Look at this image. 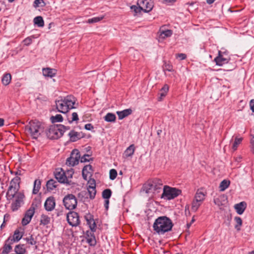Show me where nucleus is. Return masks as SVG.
<instances>
[{
  "label": "nucleus",
  "instance_id": "a19ab883",
  "mask_svg": "<svg viewBox=\"0 0 254 254\" xmlns=\"http://www.w3.org/2000/svg\"><path fill=\"white\" fill-rule=\"evenodd\" d=\"M87 190H88V193L89 195V197L91 199L94 198L95 196L96 195V187L87 188Z\"/></svg>",
  "mask_w": 254,
  "mask_h": 254
},
{
  "label": "nucleus",
  "instance_id": "423d86ee",
  "mask_svg": "<svg viewBox=\"0 0 254 254\" xmlns=\"http://www.w3.org/2000/svg\"><path fill=\"white\" fill-rule=\"evenodd\" d=\"M181 192V190L166 185L163 187V191L161 198H166L168 200L173 199L179 196Z\"/></svg>",
  "mask_w": 254,
  "mask_h": 254
},
{
  "label": "nucleus",
  "instance_id": "4d7b16f0",
  "mask_svg": "<svg viewBox=\"0 0 254 254\" xmlns=\"http://www.w3.org/2000/svg\"><path fill=\"white\" fill-rule=\"evenodd\" d=\"M251 135L252 136L251 139V143L254 147V127L251 130Z\"/></svg>",
  "mask_w": 254,
  "mask_h": 254
},
{
  "label": "nucleus",
  "instance_id": "13d9d810",
  "mask_svg": "<svg viewBox=\"0 0 254 254\" xmlns=\"http://www.w3.org/2000/svg\"><path fill=\"white\" fill-rule=\"evenodd\" d=\"M41 2H44V1L43 0H35L34 1L33 6L35 7H37L39 6Z\"/></svg>",
  "mask_w": 254,
  "mask_h": 254
},
{
  "label": "nucleus",
  "instance_id": "412c9836",
  "mask_svg": "<svg viewBox=\"0 0 254 254\" xmlns=\"http://www.w3.org/2000/svg\"><path fill=\"white\" fill-rule=\"evenodd\" d=\"M68 135L70 140L73 142L76 141L83 137V134L82 132H77L73 130H71L69 132Z\"/></svg>",
  "mask_w": 254,
  "mask_h": 254
},
{
  "label": "nucleus",
  "instance_id": "cd10ccee",
  "mask_svg": "<svg viewBox=\"0 0 254 254\" xmlns=\"http://www.w3.org/2000/svg\"><path fill=\"white\" fill-rule=\"evenodd\" d=\"M43 74L45 76L50 77H54L56 74V70L50 68H45L43 69Z\"/></svg>",
  "mask_w": 254,
  "mask_h": 254
},
{
  "label": "nucleus",
  "instance_id": "0e129e2a",
  "mask_svg": "<svg viewBox=\"0 0 254 254\" xmlns=\"http://www.w3.org/2000/svg\"><path fill=\"white\" fill-rule=\"evenodd\" d=\"M242 157L241 156H238L235 158V160L238 163L242 161Z\"/></svg>",
  "mask_w": 254,
  "mask_h": 254
},
{
  "label": "nucleus",
  "instance_id": "4468645a",
  "mask_svg": "<svg viewBox=\"0 0 254 254\" xmlns=\"http://www.w3.org/2000/svg\"><path fill=\"white\" fill-rule=\"evenodd\" d=\"M95 231H91L88 230L85 234V238L86 242L90 246H95L96 245L97 242L96 239L94 235Z\"/></svg>",
  "mask_w": 254,
  "mask_h": 254
},
{
  "label": "nucleus",
  "instance_id": "72a5a7b5",
  "mask_svg": "<svg viewBox=\"0 0 254 254\" xmlns=\"http://www.w3.org/2000/svg\"><path fill=\"white\" fill-rule=\"evenodd\" d=\"M160 39H165L166 38L169 37L172 35V31L171 30H167L165 31H160Z\"/></svg>",
  "mask_w": 254,
  "mask_h": 254
},
{
  "label": "nucleus",
  "instance_id": "052dcab7",
  "mask_svg": "<svg viewBox=\"0 0 254 254\" xmlns=\"http://www.w3.org/2000/svg\"><path fill=\"white\" fill-rule=\"evenodd\" d=\"M85 128L88 130H91L93 129V126L91 124H87L85 125Z\"/></svg>",
  "mask_w": 254,
  "mask_h": 254
},
{
  "label": "nucleus",
  "instance_id": "de8ad7c7",
  "mask_svg": "<svg viewBox=\"0 0 254 254\" xmlns=\"http://www.w3.org/2000/svg\"><path fill=\"white\" fill-rule=\"evenodd\" d=\"M163 69L164 70L172 71L173 70V66L170 63L165 62L163 65Z\"/></svg>",
  "mask_w": 254,
  "mask_h": 254
},
{
  "label": "nucleus",
  "instance_id": "9b49d317",
  "mask_svg": "<svg viewBox=\"0 0 254 254\" xmlns=\"http://www.w3.org/2000/svg\"><path fill=\"white\" fill-rule=\"evenodd\" d=\"M137 5L141 6L145 12H150L153 7V2L151 0H138Z\"/></svg>",
  "mask_w": 254,
  "mask_h": 254
},
{
  "label": "nucleus",
  "instance_id": "aec40b11",
  "mask_svg": "<svg viewBox=\"0 0 254 254\" xmlns=\"http://www.w3.org/2000/svg\"><path fill=\"white\" fill-rule=\"evenodd\" d=\"M82 175L83 179L87 180L88 177H91L93 174L92 167L90 165H88L84 167L82 171Z\"/></svg>",
  "mask_w": 254,
  "mask_h": 254
},
{
  "label": "nucleus",
  "instance_id": "603ef678",
  "mask_svg": "<svg viewBox=\"0 0 254 254\" xmlns=\"http://www.w3.org/2000/svg\"><path fill=\"white\" fill-rule=\"evenodd\" d=\"M79 120L78 116L77 114L75 112H73L71 114V120H69V122L70 123L73 122H77Z\"/></svg>",
  "mask_w": 254,
  "mask_h": 254
},
{
  "label": "nucleus",
  "instance_id": "7ed1b4c3",
  "mask_svg": "<svg viewBox=\"0 0 254 254\" xmlns=\"http://www.w3.org/2000/svg\"><path fill=\"white\" fill-rule=\"evenodd\" d=\"M163 183L162 180L154 178L149 180L142 187V190L146 193H157L162 190Z\"/></svg>",
  "mask_w": 254,
  "mask_h": 254
},
{
  "label": "nucleus",
  "instance_id": "c03bdc74",
  "mask_svg": "<svg viewBox=\"0 0 254 254\" xmlns=\"http://www.w3.org/2000/svg\"><path fill=\"white\" fill-rule=\"evenodd\" d=\"M234 220L236 222V225L235 226V228L238 231H240L241 229V226L242 225V220L240 217H235Z\"/></svg>",
  "mask_w": 254,
  "mask_h": 254
},
{
  "label": "nucleus",
  "instance_id": "1a4fd4ad",
  "mask_svg": "<svg viewBox=\"0 0 254 254\" xmlns=\"http://www.w3.org/2000/svg\"><path fill=\"white\" fill-rule=\"evenodd\" d=\"M55 176L59 182L68 185L71 184V181H67L65 172L62 168H58L55 172Z\"/></svg>",
  "mask_w": 254,
  "mask_h": 254
},
{
  "label": "nucleus",
  "instance_id": "39448f33",
  "mask_svg": "<svg viewBox=\"0 0 254 254\" xmlns=\"http://www.w3.org/2000/svg\"><path fill=\"white\" fill-rule=\"evenodd\" d=\"M65 128V126L62 125H51L46 130V135L50 139H58L63 135Z\"/></svg>",
  "mask_w": 254,
  "mask_h": 254
},
{
  "label": "nucleus",
  "instance_id": "58836bf2",
  "mask_svg": "<svg viewBox=\"0 0 254 254\" xmlns=\"http://www.w3.org/2000/svg\"><path fill=\"white\" fill-rule=\"evenodd\" d=\"M14 251L17 254H24L26 252L24 245H17L14 249Z\"/></svg>",
  "mask_w": 254,
  "mask_h": 254
},
{
  "label": "nucleus",
  "instance_id": "6ab92c4d",
  "mask_svg": "<svg viewBox=\"0 0 254 254\" xmlns=\"http://www.w3.org/2000/svg\"><path fill=\"white\" fill-rule=\"evenodd\" d=\"M23 232L21 229H17L14 232L12 237H9L8 239H10L9 242L12 244L15 242L19 241L23 236Z\"/></svg>",
  "mask_w": 254,
  "mask_h": 254
},
{
  "label": "nucleus",
  "instance_id": "f03ea898",
  "mask_svg": "<svg viewBox=\"0 0 254 254\" xmlns=\"http://www.w3.org/2000/svg\"><path fill=\"white\" fill-rule=\"evenodd\" d=\"M76 99L72 95H68L64 97V99L56 101V107L59 112L62 113H66L68 110L76 108L75 105H77L76 103Z\"/></svg>",
  "mask_w": 254,
  "mask_h": 254
},
{
  "label": "nucleus",
  "instance_id": "7c9ffc66",
  "mask_svg": "<svg viewBox=\"0 0 254 254\" xmlns=\"http://www.w3.org/2000/svg\"><path fill=\"white\" fill-rule=\"evenodd\" d=\"M135 150V146L134 144L130 145L129 147H128L124 152V154L126 157L131 156Z\"/></svg>",
  "mask_w": 254,
  "mask_h": 254
},
{
  "label": "nucleus",
  "instance_id": "4c0bfd02",
  "mask_svg": "<svg viewBox=\"0 0 254 254\" xmlns=\"http://www.w3.org/2000/svg\"><path fill=\"white\" fill-rule=\"evenodd\" d=\"M230 182L229 181L224 180H223L219 186V189L220 191H223L226 189H227L230 186Z\"/></svg>",
  "mask_w": 254,
  "mask_h": 254
},
{
  "label": "nucleus",
  "instance_id": "338daca9",
  "mask_svg": "<svg viewBox=\"0 0 254 254\" xmlns=\"http://www.w3.org/2000/svg\"><path fill=\"white\" fill-rule=\"evenodd\" d=\"M177 0H164V1H165V2L167 3H172V2H174L176 1Z\"/></svg>",
  "mask_w": 254,
  "mask_h": 254
},
{
  "label": "nucleus",
  "instance_id": "3c124183",
  "mask_svg": "<svg viewBox=\"0 0 254 254\" xmlns=\"http://www.w3.org/2000/svg\"><path fill=\"white\" fill-rule=\"evenodd\" d=\"M73 173H74V172H73V170L72 169L68 170L66 171V172H65V176L67 178V181H71L70 179L72 178Z\"/></svg>",
  "mask_w": 254,
  "mask_h": 254
},
{
  "label": "nucleus",
  "instance_id": "e433bc0d",
  "mask_svg": "<svg viewBox=\"0 0 254 254\" xmlns=\"http://www.w3.org/2000/svg\"><path fill=\"white\" fill-rule=\"evenodd\" d=\"M104 118L105 121L107 122H114L116 121V117L114 114L108 113Z\"/></svg>",
  "mask_w": 254,
  "mask_h": 254
},
{
  "label": "nucleus",
  "instance_id": "dca6fc26",
  "mask_svg": "<svg viewBox=\"0 0 254 254\" xmlns=\"http://www.w3.org/2000/svg\"><path fill=\"white\" fill-rule=\"evenodd\" d=\"M56 206L55 199L53 196L48 197L44 203V207L48 211H52L53 210Z\"/></svg>",
  "mask_w": 254,
  "mask_h": 254
},
{
  "label": "nucleus",
  "instance_id": "f8f14e48",
  "mask_svg": "<svg viewBox=\"0 0 254 254\" xmlns=\"http://www.w3.org/2000/svg\"><path fill=\"white\" fill-rule=\"evenodd\" d=\"M24 196V194L22 192H19L16 194L15 199L11 205V209L13 211H16L20 208Z\"/></svg>",
  "mask_w": 254,
  "mask_h": 254
},
{
  "label": "nucleus",
  "instance_id": "49530a36",
  "mask_svg": "<svg viewBox=\"0 0 254 254\" xmlns=\"http://www.w3.org/2000/svg\"><path fill=\"white\" fill-rule=\"evenodd\" d=\"M242 140H243V138H238V137L235 138L234 142L232 146V149L234 151H235L237 150L239 144H240L241 143Z\"/></svg>",
  "mask_w": 254,
  "mask_h": 254
},
{
  "label": "nucleus",
  "instance_id": "0eeeda50",
  "mask_svg": "<svg viewBox=\"0 0 254 254\" xmlns=\"http://www.w3.org/2000/svg\"><path fill=\"white\" fill-rule=\"evenodd\" d=\"M63 203L67 209L73 210L76 208L77 201L75 196L70 194L64 196L63 199Z\"/></svg>",
  "mask_w": 254,
  "mask_h": 254
},
{
  "label": "nucleus",
  "instance_id": "e2e57ef3",
  "mask_svg": "<svg viewBox=\"0 0 254 254\" xmlns=\"http://www.w3.org/2000/svg\"><path fill=\"white\" fill-rule=\"evenodd\" d=\"M109 199H106L105 200V203H104V206L106 208V209L107 210L109 208Z\"/></svg>",
  "mask_w": 254,
  "mask_h": 254
},
{
  "label": "nucleus",
  "instance_id": "680f3d73",
  "mask_svg": "<svg viewBox=\"0 0 254 254\" xmlns=\"http://www.w3.org/2000/svg\"><path fill=\"white\" fill-rule=\"evenodd\" d=\"M251 110L254 113V99H252L250 102Z\"/></svg>",
  "mask_w": 254,
  "mask_h": 254
},
{
  "label": "nucleus",
  "instance_id": "37998d69",
  "mask_svg": "<svg viewBox=\"0 0 254 254\" xmlns=\"http://www.w3.org/2000/svg\"><path fill=\"white\" fill-rule=\"evenodd\" d=\"M112 194V191L110 189H106L102 192V197L105 199H109Z\"/></svg>",
  "mask_w": 254,
  "mask_h": 254
},
{
  "label": "nucleus",
  "instance_id": "69168bd1",
  "mask_svg": "<svg viewBox=\"0 0 254 254\" xmlns=\"http://www.w3.org/2000/svg\"><path fill=\"white\" fill-rule=\"evenodd\" d=\"M194 221H195V219L193 218H192L191 222L190 223L187 224V227L188 228H190V226H191V225L194 222Z\"/></svg>",
  "mask_w": 254,
  "mask_h": 254
},
{
  "label": "nucleus",
  "instance_id": "a211bd4d",
  "mask_svg": "<svg viewBox=\"0 0 254 254\" xmlns=\"http://www.w3.org/2000/svg\"><path fill=\"white\" fill-rule=\"evenodd\" d=\"M207 194L206 191L203 188H200L196 190L194 198L202 203Z\"/></svg>",
  "mask_w": 254,
  "mask_h": 254
},
{
  "label": "nucleus",
  "instance_id": "a18cd8bd",
  "mask_svg": "<svg viewBox=\"0 0 254 254\" xmlns=\"http://www.w3.org/2000/svg\"><path fill=\"white\" fill-rule=\"evenodd\" d=\"M63 119L62 116L60 114L51 117V120L52 123L61 122L63 121Z\"/></svg>",
  "mask_w": 254,
  "mask_h": 254
},
{
  "label": "nucleus",
  "instance_id": "5fc2aeb1",
  "mask_svg": "<svg viewBox=\"0 0 254 254\" xmlns=\"http://www.w3.org/2000/svg\"><path fill=\"white\" fill-rule=\"evenodd\" d=\"M23 42L24 44L26 46H29L30 45L32 42V38L30 37H28L26 38H25L23 41Z\"/></svg>",
  "mask_w": 254,
  "mask_h": 254
},
{
  "label": "nucleus",
  "instance_id": "6e6d98bb",
  "mask_svg": "<svg viewBox=\"0 0 254 254\" xmlns=\"http://www.w3.org/2000/svg\"><path fill=\"white\" fill-rule=\"evenodd\" d=\"M81 162H86L89 161L90 156L88 154H85L81 157H80Z\"/></svg>",
  "mask_w": 254,
  "mask_h": 254
},
{
  "label": "nucleus",
  "instance_id": "4be33fe9",
  "mask_svg": "<svg viewBox=\"0 0 254 254\" xmlns=\"http://www.w3.org/2000/svg\"><path fill=\"white\" fill-rule=\"evenodd\" d=\"M247 207V204L245 201L241 202L239 203L236 204L234 206V208L236 210L238 214L241 215L242 214L246 209Z\"/></svg>",
  "mask_w": 254,
  "mask_h": 254
},
{
  "label": "nucleus",
  "instance_id": "393cba45",
  "mask_svg": "<svg viewBox=\"0 0 254 254\" xmlns=\"http://www.w3.org/2000/svg\"><path fill=\"white\" fill-rule=\"evenodd\" d=\"M132 113V110L130 109H125L122 111H117V114L118 116L119 120H122L127 117Z\"/></svg>",
  "mask_w": 254,
  "mask_h": 254
},
{
  "label": "nucleus",
  "instance_id": "5701e85b",
  "mask_svg": "<svg viewBox=\"0 0 254 254\" xmlns=\"http://www.w3.org/2000/svg\"><path fill=\"white\" fill-rule=\"evenodd\" d=\"M10 239H7L5 243L4 246L1 249L0 254H8L12 249V247L10 242Z\"/></svg>",
  "mask_w": 254,
  "mask_h": 254
},
{
  "label": "nucleus",
  "instance_id": "a878e982",
  "mask_svg": "<svg viewBox=\"0 0 254 254\" xmlns=\"http://www.w3.org/2000/svg\"><path fill=\"white\" fill-rule=\"evenodd\" d=\"M20 177L18 176H16L10 181V186L9 187L11 188H14L16 190H19L20 188Z\"/></svg>",
  "mask_w": 254,
  "mask_h": 254
},
{
  "label": "nucleus",
  "instance_id": "ea45409f",
  "mask_svg": "<svg viewBox=\"0 0 254 254\" xmlns=\"http://www.w3.org/2000/svg\"><path fill=\"white\" fill-rule=\"evenodd\" d=\"M50 218L47 215L42 214L41 216L40 223L41 224L46 225L50 223Z\"/></svg>",
  "mask_w": 254,
  "mask_h": 254
},
{
  "label": "nucleus",
  "instance_id": "473e14b6",
  "mask_svg": "<svg viewBox=\"0 0 254 254\" xmlns=\"http://www.w3.org/2000/svg\"><path fill=\"white\" fill-rule=\"evenodd\" d=\"M33 22L35 25H37L39 27H43L44 26V20L43 17L41 16L35 17Z\"/></svg>",
  "mask_w": 254,
  "mask_h": 254
},
{
  "label": "nucleus",
  "instance_id": "79ce46f5",
  "mask_svg": "<svg viewBox=\"0 0 254 254\" xmlns=\"http://www.w3.org/2000/svg\"><path fill=\"white\" fill-rule=\"evenodd\" d=\"M130 9L134 12V15H136L138 13H141V11H143V9L141 6H139V5H132L130 6Z\"/></svg>",
  "mask_w": 254,
  "mask_h": 254
},
{
  "label": "nucleus",
  "instance_id": "f3484780",
  "mask_svg": "<svg viewBox=\"0 0 254 254\" xmlns=\"http://www.w3.org/2000/svg\"><path fill=\"white\" fill-rule=\"evenodd\" d=\"M85 219L89 226L91 231H96V224L93 219V216L90 214H87L85 216Z\"/></svg>",
  "mask_w": 254,
  "mask_h": 254
},
{
  "label": "nucleus",
  "instance_id": "f257e3e1",
  "mask_svg": "<svg viewBox=\"0 0 254 254\" xmlns=\"http://www.w3.org/2000/svg\"><path fill=\"white\" fill-rule=\"evenodd\" d=\"M172 221L167 216H160L154 221L153 230L159 235L165 234L172 230L173 227Z\"/></svg>",
  "mask_w": 254,
  "mask_h": 254
},
{
  "label": "nucleus",
  "instance_id": "bb28decb",
  "mask_svg": "<svg viewBox=\"0 0 254 254\" xmlns=\"http://www.w3.org/2000/svg\"><path fill=\"white\" fill-rule=\"evenodd\" d=\"M169 91V86L168 85L165 84L164 86L161 88L160 90V92L158 94V101H160L163 100V99L166 96L168 92Z\"/></svg>",
  "mask_w": 254,
  "mask_h": 254
},
{
  "label": "nucleus",
  "instance_id": "09e8293b",
  "mask_svg": "<svg viewBox=\"0 0 254 254\" xmlns=\"http://www.w3.org/2000/svg\"><path fill=\"white\" fill-rule=\"evenodd\" d=\"M103 17H95L92 18H90L88 20L87 22L88 23H93L100 21L103 19Z\"/></svg>",
  "mask_w": 254,
  "mask_h": 254
},
{
  "label": "nucleus",
  "instance_id": "f704fd0d",
  "mask_svg": "<svg viewBox=\"0 0 254 254\" xmlns=\"http://www.w3.org/2000/svg\"><path fill=\"white\" fill-rule=\"evenodd\" d=\"M201 202L193 198V199L191 203V210L194 212H196L198 210L200 206L201 205Z\"/></svg>",
  "mask_w": 254,
  "mask_h": 254
},
{
  "label": "nucleus",
  "instance_id": "6e6552de",
  "mask_svg": "<svg viewBox=\"0 0 254 254\" xmlns=\"http://www.w3.org/2000/svg\"><path fill=\"white\" fill-rule=\"evenodd\" d=\"M80 158V152L77 149H73L69 157L67 158L66 161V165L68 166L73 167L77 165Z\"/></svg>",
  "mask_w": 254,
  "mask_h": 254
},
{
  "label": "nucleus",
  "instance_id": "b1692460",
  "mask_svg": "<svg viewBox=\"0 0 254 254\" xmlns=\"http://www.w3.org/2000/svg\"><path fill=\"white\" fill-rule=\"evenodd\" d=\"M19 190H16L14 188H8L7 192L6 193V197L8 200H11L14 197H15L16 194L19 193L18 192Z\"/></svg>",
  "mask_w": 254,
  "mask_h": 254
},
{
  "label": "nucleus",
  "instance_id": "2eb2a0df",
  "mask_svg": "<svg viewBox=\"0 0 254 254\" xmlns=\"http://www.w3.org/2000/svg\"><path fill=\"white\" fill-rule=\"evenodd\" d=\"M229 61L230 58L228 57H225V53H222L221 51H219L218 56L214 59L216 64L219 66H222L223 64L228 63Z\"/></svg>",
  "mask_w": 254,
  "mask_h": 254
},
{
  "label": "nucleus",
  "instance_id": "ddd939ff",
  "mask_svg": "<svg viewBox=\"0 0 254 254\" xmlns=\"http://www.w3.org/2000/svg\"><path fill=\"white\" fill-rule=\"evenodd\" d=\"M35 213V207L33 206V204L27 210L24 215V217L22 220V224L24 226L27 225L31 220L32 217Z\"/></svg>",
  "mask_w": 254,
  "mask_h": 254
},
{
  "label": "nucleus",
  "instance_id": "c9c22d12",
  "mask_svg": "<svg viewBox=\"0 0 254 254\" xmlns=\"http://www.w3.org/2000/svg\"><path fill=\"white\" fill-rule=\"evenodd\" d=\"M11 76L10 73L5 74L1 79V82L4 85H7L10 82Z\"/></svg>",
  "mask_w": 254,
  "mask_h": 254
},
{
  "label": "nucleus",
  "instance_id": "9d476101",
  "mask_svg": "<svg viewBox=\"0 0 254 254\" xmlns=\"http://www.w3.org/2000/svg\"><path fill=\"white\" fill-rule=\"evenodd\" d=\"M68 223L72 226H77L80 223L78 214L74 211H70L66 215Z\"/></svg>",
  "mask_w": 254,
  "mask_h": 254
},
{
  "label": "nucleus",
  "instance_id": "8fccbe9b",
  "mask_svg": "<svg viewBox=\"0 0 254 254\" xmlns=\"http://www.w3.org/2000/svg\"><path fill=\"white\" fill-rule=\"evenodd\" d=\"M117 176V172L114 169H112L110 171V179L112 180H115Z\"/></svg>",
  "mask_w": 254,
  "mask_h": 254
},
{
  "label": "nucleus",
  "instance_id": "bf43d9fd",
  "mask_svg": "<svg viewBox=\"0 0 254 254\" xmlns=\"http://www.w3.org/2000/svg\"><path fill=\"white\" fill-rule=\"evenodd\" d=\"M176 57L180 58V60H185L186 59L187 56H186V54L181 53V54H177L176 55Z\"/></svg>",
  "mask_w": 254,
  "mask_h": 254
},
{
  "label": "nucleus",
  "instance_id": "c756f323",
  "mask_svg": "<svg viewBox=\"0 0 254 254\" xmlns=\"http://www.w3.org/2000/svg\"><path fill=\"white\" fill-rule=\"evenodd\" d=\"M46 186L48 190H53L57 187V183L55 180L51 179L47 182Z\"/></svg>",
  "mask_w": 254,
  "mask_h": 254
},
{
  "label": "nucleus",
  "instance_id": "774afa93",
  "mask_svg": "<svg viewBox=\"0 0 254 254\" xmlns=\"http://www.w3.org/2000/svg\"><path fill=\"white\" fill-rule=\"evenodd\" d=\"M4 125V120L0 118V127H2Z\"/></svg>",
  "mask_w": 254,
  "mask_h": 254
},
{
  "label": "nucleus",
  "instance_id": "864d4df0",
  "mask_svg": "<svg viewBox=\"0 0 254 254\" xmlns=\"http://www.w3.org/2000/svg\"><path fill=\"white\" fill-rule=\"evenodd\" d=\"M96 187V182L94 179L90 178L87 183V188Z\"/></svg>",
  "mask_w": 254,
  "mask_h": 254
},
{
  "label": "nucleus",
  "instance_id": "20e7f679",
  "mask_svg": "<svg viewBox=\"0 0 254 254\" xmlns=\"http://www.w3.org/2000/svg\"><path fill=\"white\" fill-rule=\"evenodd\" d=\"M25 131L33 139H37L43 131L41 123L37 121H31L25 126Z\"/></svg>",
  "mask_w": 254,
  "mask_h": 254
},
{
  "label": "nucleus",
  "instance_id": "c85d7f7f",
  "mask_svg": "<svg viewBox=\"0 0 254 254\" xmlns=\"http://www.w3.org/2000/svg\"><path fill=\"white\" fill-rule=\"evenodd\" d=\"M27 244L31 245L34 246L35 249H37L36 238L34 237L33 235L29 236L25 238Z\"/></svg>",
  "mask_w": 254,
  "mask_h": 254
},
{
  "label": "nucleus",
  "instance_id": "2f4dec72",
  "mask_svg": "<svg viewBox=\"0 0 254 254\" xmlns=\"http://www.w3.org/2000/svg\"><path fill=\"white\" fill-rule=\"evenodd\" d=\"M41 185V182L39 179H36L34 181L33 189V193L37 194L39 192Z\"/></svg>",
  "mask_w": 254,
  "mask_h": 254
}]
</instances>
